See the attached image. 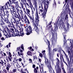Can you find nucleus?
Wrapping results in <instances>:
<instances>
[{"instance_id": "f257e3e1", "label": "nucleus", "mask_w": 73, "mask_h": 73, "mask_svg": "<svg viewBox=\"0 0 73 73\" xmlns=\"http://www.w3.org/2000/svg\"><path fill=\"white\" fill-rule=\"evenodd\" d=\"M35 22L37 25H36V24L35 23L33 24L34 27V29L36 32H39V29L37 26H38V23H39V16L38 15V14H37V15H36Z\"/></svg>"}, {"instance_id": "f03ea898", "label": "nucleus", "mask_w": 73, "mask_h": 73, "mask_svg": "<svg viewBox=\"0 0 73 73\" xmlns=\"http://www.w3.org/2000/svg\"><path fill=\"white\" fill-rule=\"evenodd\" d=\"M46 3H47V5L46 4H44V13L42 14L41 15V16H42V17H43L44 19L45 18V17L46 16V13L47 11V8H48V5L49 3V1H46Z\"/></svg>"}, {"instance_id": "7ed1b4c3", "label": "nucleus", "mask_w": 73, "mask_h": 73, "mask_svg": "<svg viewBox=\"0 0 73 73\" xmlns=\"http://www.w3.org/2000/svg\"><path fill=\"white\" fill-rule=\"evenodd\" d=\"M17 32H15V33L16 35H18L19 36H23L24 34V32H23V30H22L21 31V28H20V26L19 27H17Z\"/></svg>"}, {"instance_id": "20e7f679", "label": "nucleus", "mask_w": 73, "mask_h": 73, "mask_svg": "<svg viewBox=\"0 0 73 73\" xmlns=\"http://www.w3.org/2000/svg\"><path fill=\"white\" fill-rule=\"evenodd\" d=\"M25 31L27 33L26 35H29L32 33V28L31 25H29V27L27 26L26 27H25Z\"/></svg>"}, {"instance_id": "39448f33", "label": "nucleus", "mask_w": 73, "mask_h": 73, "mask_svg": "<svg viewBox=\"0 0 73 73\" xmlns=\"http://www.w3.org/2000/svg\"><path fill=\"white\" fill-rule=\"evenodd\" d=\"M13 19L14 20V21L13 22L14 24H15V26L17 27H19V21H20V18H15L13 17Z\"/></svg>"}, {"instance_id": "423d86ee", "label": "nucleus", "mask_w": 73, "mask_h": 73, "mask_svg": "<svg viewBox=\"0 0 73 73\" xmlns=\"http://www.w3.org/2000/svg\"><path fill=\"white\" fill-rule=\"evenodd\" d=\"M62 25L63 28L64 29V31H66V32H67L68 31V29H69V28H71V26L68 23H67V28L68 29L66 28V27H65V25L64 24V23H62Z\"/></svg>"}, {"instance_id": "0eeeda50", "label": "nucleus", "mask_w": 73, "mask_h": 73, "mask_svg": "<svg viewBox=\"0 0 73 73\" xmlns=\"http://www.w3.org/2000/svg\"><path fill=\"white\" fill-rule=\"evenodd\" d=\"M45 61V64L47 65L48 68L49 70L50 71H51L52 70V67H51V65H50V63L49 62L48 60L45 58H44Z\"/></svg>"}, {"instance_id": "6e6552de", "label": "nucleus", "mask_w": 73, "mask_h": 73, "mask_svg": "<svg viewBox=\"0 0 73 73\" xmlns=\"http://www.w3.org/2000/svg\"><path fill=\"white\" fill-rule=\"evenodd\" d=\"M15 8L16 9V12L18 13L19 16V18L21 17L20 16V15L19 14V13H20L21 15H22L23 14V11H22V10L21 9L20 10L19 9V7H18V5H17L15 6Z\"/></svg>"}, {"instance_id": "1a4fd4ad", "label": "nucleus", "mask_w": 73, "mask_h": 73, "mask_svg": "<svg viewBox=\"0 0 73 73\" xmlns=\"http://www.w3.org/2000/svg\"><path fill=\"white\" fill-rule=\"evenodd\" d=\"M3 17H4V16H3V14L1 13L0 14V18H1V20L2 21H3V20H4L5 22L6 23H8V22H9V20L8 19H3Z\"/></svg>"}, {"instance_id": "9d476101", "label": "nucleus", "mask_w": 73, "mask_h": 73, "mask_svg": "<svg viewBox=\"0 0 73 73\" xmlns=\"http://www.w3.org/2000/svg\"><path fill=\"white\" fill-rule=\"evenodd\" d=\"M19 52H20L19 51L18 52V55L19 56H20V57H21V56H22V58H24V57H24V56H23V55H24V54L23 53V50L21 49L20 50Z\"/></svg>"}, {"instance_id": "9b49d317", "label": "nucleus", "mask_w": 73, "mask_h": 73, "mask_svg": "<svg viewBox=\"0 0 73 73\" xmlns=\"http://www.w3.org/2000/svg\"><path fill=\"white\" fill-rule=\"evenodd\" d=\"M26 8V10L27 12H26V11H25V14H26L28 16H29L30 15V10L29 9H27V6L25 7Z\"/></svg>"}, {"instance_id": "f8f14e48", "label": "nucleus", "mask_w": 73, "mask_h": 73, "mask_svg": "<svg viewBox=\"0 0 73 73\" xmlns=\"http://www.w3.org/2000/svg\"><path fill=\"white\" fill-rule=\"evenodd\" d=\"M3 33H4V35L5 36L6 38H9V37H11V35H10V36H9V35H8V33L7 32V31L6 30H5L4 31H3Z\"/></svg>"}, {"instance_id": "ddd939ff", "label": "nucleus", "mask_w": 73, "mask_h": 73, "mask_svg": "<svg viewBox=\"0 0 73 73\" xmlns=\"http://www.w3.org/2000/svg\"><path fill=\"white\" fill-rule=\"evenodd\" d=\"M34 5L35 6V8L36 9H37V2L36 1H35L34 2Z\"/></svg>"}, {"instance_id": "4468645a", "label": "nucleus", "mask_w": 73, "mask_h": 73, "mask_svg": "<svg viewBox=\"0 0 73 73\" xmlns=\"http://www.w3.org/2000/svg\"><path fill=\"white\" fill-rule=\"evenodd\" d=\"M6 29H7V32L8 35L9 36H10V35H11V32H10V31L9 30V29L7 27H6Z\"/></svg>"}, {"instance_id": "2eb2a0df", "label": "nucleus", "mask_w": 73, "mask_h": 73, "mask_svg": "<svg viewBox=\"0 0 73 73\" xmlns=\"http://www.w3.org/2000/svg\"><path fill=\"white\" fill-rule=\"evenodd\" d=\"M27 1L28 2V3H29V5L30 6V7L31 8V9L32 10V12H33V9H32V3H31V0H27Z\"/></svg>"}, {"instance_id": "dca6fc26", "label": "nucleus", "mask_w": 73, "mask_h": 73, "mask_svg": "<svg viewBox=\"0 0 73 73\" xmlns=\"http://www.w3.org/2000/svg\"><path fill=\"white\" fill-rule=\"evenodd\" d=\"M11 23L12 26L9 25L8 26V27L9 28H10V27H11V28H14V29H15V25H14V24H13V22H12V21H11Z\"/></svg>"}, {"instance_id": "f3484780", "label": "nucleus", "mask_w": 73, "mask_h": 73, "mask_svg": "<svg viewBox=\"0 0 73 73\" xmlns=\"http://www.w3.org/2000/svg\"><path fill=\"white\" fill-rule=\"evenodd\" d=\"M21 2L25 5V7H26V3H27V1L26 0H21Z\"/></svg>"}, {"instance_id": "a211bd4d", "label": "nucleus", "mask_w": 73, "mask_h": 73, "mask_svg": "<svg viewBox=\"0 0 73 73\" xmlns=\"http://www.w3.org/2000/svg\"><path fill=\"white\" fill-rule=\"evenodd\" d=\"M29 17L30 18L31 20L32 21V22H34V17H32L30 15H29Z\"/></svg>"}, {"instance_id": "6ab92c4d", "label": "nucleus", "mask_w": 73, "mask_h": 73, "mask_svg": "<svg viewBox=\"0 0 73 73\" xmlns=\"http://www.w3.org/2000/svg\"><path fill=\"white\" fill-rule=\"evenodd\" d=\"M27 55L29 56H32V52H31L29 51L27 52Z\"/></svg>"}, {"instance_id": "aec40b11", "label": "nucleus", "mask_w": 73, "mask_h": 73, "mask_svg": "<svg viewBox=\"0 0 73 73\" xmlns=\"http://www.w3.org/2000/svg\"><path fill=\"white\" fill-rule=\"evenodd\" d=\"M25 23H28V24H30V22H29V20L28 19H27L26 20H25Z\"/></svg>"}, {"instance_id": "412c9836", "label": "nucleus", "mask_w": 73, "mask_h": 73, "mask_svg": "<svg viewBox=\"0 0 73 73\" xmlns=\"http://www.w3.org/2000/svg\"><path fill=\"white\" fill-rule=\"evenodd\" d=\"M20 7H21L22 9H23V8H24V6L23 5V4L22 3L20 2Z\"/></svg>"}, {"instance_id": "4be33fe9", "label": "nucleus", "mask_w": 73, "mask_h": 73, "mask_svg": "<svg viewBox=\"0 0 73 73\" xmlns=\"http://www.w3.org/2000/svg\"><path fill=\"white\" fill-rule=\"evenodd\" d=\"M45 50H44L42 52V53H43V56L44 57V56H45Z\"/></svg>"}, {"instance_id": "5701e85b", "label": "nucleus", "mask_w": 73, "mask_h": 73, "mask_svg": "<svg viewBox=\"0 0 73 73\" xmlns=\"http://www.w3.org/2000/svg\"><path fill=\"white\" fill-rule=\"evenodd\" d=\"M14 17L16 19H19V15H18L17 14H15V15H14Z\"/></svg>"}, {"instance_id": "b1692460", "label": "nucleus", "mask_w": 73, "mask_h": 73, "mask_svg": "<svg viewBox=\"0 0 73 73\" xmlns=\"http://www.w3.org/2000/svg\"><path fill=\"white\" fill-rule=\"evenodd\" d=\"M53 7H54L55 8H56V2H54V3H53Z\"/></svg>"}, {"instance_id": "393cba45", "label": "nucleus", "mask_w": 73, "mask_h": 73, "mask_svg": "<svg viewBox=\"0 0 73 73\" xmlns=\"http://www.w3.org/2000/svg\"><path fill=\"white\" fill-rule=\"evenodd\" d=\"M34 72L35 73H37L38 72V71H37V70L36 68H35L34 70Z\"/></svg>"}, {"instance_id": "a878e982", "label": "nucleus", "mask_w": 73, "mask_h": 73, "mask_svg": "<svg viewBox=\"0 0 73 73\" xmlns=\"http://www.w3.org/2000/svg\"><path fill=\"white\" fill-rule=\"evenodd\" d=\"M1 10H3V11L4 12V15L5 16V13L4 12V7L2 6L1 7Z\"/></svg>"}, {"instance_id": "bb28decb", "label": "nucleus", "mask_w": 73, "mask_h": 73, "mask_svg": "<svg viewBox=\"0 0 73 73\" xmlns=\"http://www.w3.org/2000/svg\"><path fill=\"white\" fill-rule=\"evenodd\" d=\"M70 5L72 9L73 10V3L70 4Z\"/></svg>"}, {"instance_id": "cd10ccee", "label": "nucleus", "mask_w": 73, "mask_h": 73, "mask_svg": "<svg viewBox=\"0 0 73 73\" xmlns=\"http://www.w3.org/2000/svg\"><path fill=\"white\" fill-rule=\"evenodd\" d=\"M3 71L4 72H3V73H7V70H6L5 69H4L3 68Z\"/></svg>"}, {"instance_id": "c85d7f7f", "label": "nucleus", "mask_w": 73, "mask_h": 73, "mask_svg": "<svg viewBox=\"0 0 73 73\" xmlns=\"http://www.w3.org/2000/svg\"><path fill=\"white\" fill-rule=\"evenodd\" d=\"M12 72L13 73H15V72H17V70L16 69H14L13 70Z\"/></svg>"}, {"instance_id": "c756f323", "label": "nucleus", "mask_w": 73, "mask_h": 73, "mask_svg": "<svg viewBox=\"0 0 73 73\" xmlns=\"http://www.w3.org/2000/svg\"><path fill=\"white\" fill-rule=\"evenodd\" d=\"M9 9L10 10V12H11V14H12V15H13V14H12L13 13V12H12V10H13V8H11V9Z\"/></svg>"}, {"instance_id": "7c9ffc66", "label": "nucleus", "mask_w": 73, "mask_h": 73, "mask_svg": "<svg viewBox=\"0 0 73 73\" xmlns=\"http://www.w3.org/2000/svg\"><path fill=\"white\" fill-rule=\"evenodd\" d=\"M7 67L10 68L11 67V65H10V64L8 63V64L7 65Z\"/></svg>"}, {"instance_id": "2f4dec72", "label": "nucleus", "mask_w": 73, "mask_h": 73, "mask_svg": "<svg viewBox=\"0 0 73 73\" xmlns=\"http://www.w3.org/2000/svg\"><path fill=\"white\" fill-rule=\"evenodd\" d=\"M8 58L9 59V61L10 62H12V59L11 58H11L10 57H9V56L8 57Z\"/></svg>"}, {"instance_id": "473e14b6", "label": "nucleus", "mask_w": 73, "mask_h": 73, "mask_svg": "<svg viewBox=\"0 0 73 73\" xmlns=\"http://www.w3.org/2000/svg\"><path fill=\"white\" fill-rule=\"evenodd\" d=\"M68 15H66L65 18V19H64L65 21H66V20H68Z\"/></svg>"}, {"instance_id": "72a5a7b5", "label": "nucleus", "mask_w": 73, "mask_h": 73, "mask_svg": "<svg viewBox=\"0 0 73 73\" xmlns=\"http://www.w3.org/2000/svg\"><path fill=\"white\" fill-rule=\"evenodd\" d=\"M26 5H27V7L28 8H29L30 7V5H29L28 3H26Z\"/></svg>"}, {"instance_id": "f704fd0d", "label": "nucleus", "mask_w": 73, "mask_h": 73, "mask_svg": "<svg viewBox=\"0 0 73 73\" xmlns=\"http://www.w3.org/2000/svg\"><path fill=\"white\" fill-rule=\"evenodd\" d=\"M24 18L25 19V20H27L28 18H27V17L26 15H25L24 17Z\"/></svg>"}, {"instance_id": "c9c22d12", "label": "nucleus", "mask_w": 73, "mask_h": 73, "mask_svg": "<svg viewBox=\"0 0 73 73\" xmlns=\"http://www.w3.org/2000/svg\"><path fill=\"white\" fill-rule=\"evenodd\" d=\"M21 49L20 47H17V51H19Z\"/></svg>"}, {"instance_id": "e433bc0d", "label": "nucleus", "mask_w": 73, "mask_h": 73, "mask_svg": "<svg viewBox=\"0 0 73 73\" xmlns=\"http://www.w3.org/2000/svg\"><path fill=\"white\" fill-rule=\"evenodd\" d=\"M9 67H7V66H6V69L7 70L8 72L9 71Z\"/></svg>"}, {"instance_id": "4c0bfd02", "label": "nucleus", "mask_w": 73, "mask_h": 73, "mask_svg": "<svg viewBox=\"0 0 73 73\" xmlns=\"http://www.w3.org/2000/svg\"><path fill=\"white\" fill-rule=\"evenodd\" d=\"M13 61H14V62H15V61H17V59H16V57L14 58Z\"/></svg>"}, {"instance_id": "58836bf2", "label": "nucleus", "mask_w": 73, "mask_h": 73, "mask_svg": "<svg viewBox=\"0 0 73 73\" xmlns=\"http://www.w3.org/2000/svg\"><path fill=\"white\" fill-rule=\"evenodd\" d=\"M11 31H13V32L14 33L15 32V31L14 30V29L12 28L10 29Z\"/></svg>"}, {"instance_id": "ea45409f", "label": "nucleus", "mask_w": 73, "mask_h": 73, "mask_svg": "<svg viewBox=\"0 0 73 73\" xmlns=\"http://www.w3.org/2000/svg\"><path fill=\"white\" fill-rule=\"evenodd\" d=\"M1 62H0V64H4V62L2 60H1Z\"/></svg>"}, {"instance_id": "a19ab883", "label": "nucleus", "mask_w": 73, "mask_h": 73, "mask_svg": "<svg viewBox=\"0 0 73 73\" xmlns=\"http://www.w3.org/2000/svg\"><path fill=\"white\" fill-rule=\"evenodd\" d=\"M39 56L40 57H42V53H39Z\"/></svg>"}, {"instance_id": "79ce46f5", "label": "nucleus", "mask_w": 73, "mask_h": 73, "mask_svg": "<svg viewBox=\"0 0 73 73\" xmlns=\"http://www.w3.org/2000/svg\"><path fill=\"white\" fill-rule=\"evenodd\" d=\"M60 60H62L63 61H64V59L63 56H62V57H60Z\"/></svg>"}, {"instance_id": "37998d69", "label": "nucleus", "mask_w": 73, "mask_h": 73, "mask_svg": "<svg viewBox=\"0 0 73 73\" xmlns=\"http://www.w3.org/2000/svg\"><path fill=\"white\" fill-rule=\"evenodd\" d=\"M29 61L30 62V63H31V62H32V60L31 59H29Z\"/></svg>"}, {"instance_id": "c03bdc74", "label": "nucleus", "mask_w": 73, "mask_h": 73, "mask_svg": "<svg viewBox=\"0 0 73 73\" xmlns=\"http://www.w3.org/2000/svg\"><path fill=\"white\" fill-rule=\"evenodd\" d=\"M33 58L34 59H36V60H37V57L36 56H33Z\"/></svg>"}, {"instance_id": "a18cd8bd", "label": "nucleus", "mask_w": 73, "mask_h": 73, "mask_svg": "<svg viewBox=\"0 0 73 73\" xmlns=\"http://www.w3.org/2000/svg\"><path fill=\"white\" fill-rule=\"evenodd\" d=\"M1 40H2V41H4V40H5V38H4V37L1 38Z\"/></svg>"}, {"instance_id": "49530a36", "label": "nucleus", "mask_w": 73, "mask_h": 73, "mask_svg": "<svg viewBox=\"0 0 73 73\" xmlns=\"http://www.w3.org/2000/svg\"><path fill=\"white\" fill-rule=\"evenodd\" d=\"M11 36H15V33L14 32H13V33L11 34Z\"/></svg>"}, {"instance_id": "de8ad7c7", "label": "nucleus", "mask_w": 73, "mask_h": 73, "mask_svg": "<svg viewBox=\"0 0 73 73\" xmlns=\"http://www.w3.org/2000/svg\"><path fill=\"white\" fill-rule=\"evenodd\" d=\"M15 4L16 5H19L18 4V2L16 1V2Z\"/></svg>"}, {"instance_id": "09e8293b", "label": "nucleus", "mask_w": 73, "mask_h": 73, "mask_svg": "<svg viewBox=\"0 0 73 73\" xmlns=\"http://www.w3.org/2000/svg\"><path fill=\"white\" fill-rule=\"evenodd\" d=\"M28 49H29L30 50H31V49H32V47L31 46V47H28Z\"/></svg>"}, {"instance_id": "8fccbe9b", "label": "nucleus", "mask_w": 73, "mask_h": 73, "mask_svg": "<svg viewBox=\"0 0 73 73\" xmlns=\"http://www.w3.org/2000/svg\"><path fill=\"white\" fill-rule=\"evenodd\" d=\"M36 67V66L35 64H33V68H35Z\"/></svg>"}, {"instance_id": "3c124183", "label": "nucleus", "mask_w": 73, "mask_h": 73, "mask_svg": "<svg viewBox=\"0 0 73 73\" xmlns=\"http://www.w3.org/2000/svg\"><path fill=\"white\" fill-rule=\"evenodd\" d=\"M38 60L40 62H41V59L38 58Z\"/></svg>"}, {"instance_id": "603ef678", "label": "nucleus", "mask_w": 73, "mask_h": 73, "mask_svg": "<svg viewBox=\"0 0 73 73\" xmlns=\"http://www.w3.org/2000/svg\"><path fill=\"white\" fill-rule=\"evenodd\" d=\"M56 60H57L58 62H60V60H58V58H56Z\"/></svg>"}, {"instance_id": "864d4df0", "label": "nucleus", "mask_w": 73, "mask_h": 73, "mask_svg": "<svg viewBox=\"0 0 73 73\" xmlns=\"http://www.w3.org/2000/svg\"><path fill=\"white\" fill-rule=\"evenodd\" d=\"M19 61H21L22 60V59H21V58H19Z\"/></svg>"}, {"instance_id": "5fc2aeb1", "label": "nucleus", "mask_w": 73, "mask_h": 73, "mask_svg": "<svg viewBox=\"0 0 73 73\" xmlns=\"http://www.w3.org/2000/svg\"><path fill=\"white\" fill-rule=\"evenodd\" d=\"M13 3H14V4H15L16 3V1H13Z\"/></svg>"}, {"instance_id": "6e6d98bb", "label": "nucleus", "mask_w": 73, "mask_h": 73, "mask_svg": "<svg viewBox=\"0 0 73 73\" xmlns=\"http://www.w3.org/2000/svg\"><path fill=\"white\" fill-rule=\"evenodd\" d=\"M8 57L10 58H11V57H12V54H11V55H9V56H8Z\"/></svg>"}, {"instance_id": "4d7b16f0", "label": "nucleus", "mask_w": 73, "mask_h": 73, "mask_svg": "<svg viewBox=\"0 0 73 73\" xmlns=\"http://www.w3.org/2000/svg\"><path fill=\"white\" fill-rule=\"evenodd\" d=\"M13 13L15 15H16L17 14H16V12H13Z\"/></svg>"}, {"instance_id": "13d9d810", "label": "nucleus", "mask_w": 73, "mask_h": 73, "mask_svg": "<svg viewBox=\"0 0 73 73\" xmlns=\"http://www.w3.org/2000/svg\"><path fill=\"white\" fill-rule=\"evenodd\" d=\"M21 49H23V50H24V47L23 46H21Z\"/></svg>"}, {"instance_id": "bf43d9fd", "label": "nucleus", "mask_w": 73, "mask_h": 73, "mask_svg": "<svg viewBox=\"0 0 73 73\" xmlns=\"http://www.w3.org/2000/svg\"><path fill=\"white\" fill-rule=\"evenodd\" d=\"M19 24H20V25H21V26H22V25H23V24H21V22H20Z\"/></svg>"}, {"instance_id": "052dcab7", "label": "nucleus", "mask_w": 73, "mask_h": 73, "mask_svg": "<svg viewBox=\"0 0 73 73\" xmlns=\"http://www.w3.org/2000/svg\"><path fill=\"white\" fill-rule=\"evenodd\" d=\"M60 57H63V55L62 54H60Z\"/></svg>"}, {"instance_id": "680f3d73", "label": "nucleus", "mask_w": 73, "mask_h": 73, "mask_svg": "<svg viewBox=\"0 0 73 73\" xmlns=\"http://www.w3.org/2000/svg\"><path fill=\"white\" fill-rule=\"evenodd\" d=\"M6 47H7V48H9V47H8V45H7L5 48H6Z\"/></svg>"}, {"instance_id": "e2e57ef3", "label": "nucleus", "mask_w": 73, "mask_h": 73, "mask_svg": "<svg viewBox=\"0 0 73 73\" xmlns=\"http://www.w3.org/2000/svg\"><path fill=\"white\" fill-rule=\"evenodd\" d=\"M1 36H2V35H1V33H0V38H1Z\"/></svg>"}, {"instance_id": "0e129e2a", "label": "nucleus", "mask_w": 73, "mask_h": 73, "mask_svg": "<svg viewBox=\"0 0 73 73\" xmlns=\"http://www.w3.org/2000/svg\"><path fill=\"white\" fill-rule=\"evenodd\" d=\"M53 51H57V49H53Z\"/></svg>"}, {"instance_id": "69168bd1", "label": "nucleus", "mask_w": 73, "mask_h": 73, "mask_svg": "<svg viewBox=\"0 0 73 73\" xmlns=\"http://www.w3.org/2000/svg\"><path fill=\"white\" fill-rule=\"evenodd\" d=\"M40 11L41 12H42L43 11V10L42 9H40Z\"/></svg>"}, {"instance_id": "338daca9", "label": "nucleus", "mask_w": 73, "mask_h": 73, "mask_svg": "<svg viewBox=\"0 0 73 73\" xmlns=\"http://www.w3.org/2000/svg\"><path fill=\"white\" fill-rule=\"evenodd\" d=\"M9 2L10 4H11V0H9Z\"/></svg>"}, {"instance_id": "774afa93", "label": "nucleus", "mask_w": 73, "mask_h": 73, "mask_svg": "<svg viewBox=\"0 0 73 73\" xmlns=\"http://www.w3.org/2000/svg\"><path fill=\"white\" fill-rule=\"evenodd\" d=\"M30 50H31V51H33L34 50H33V49L32 48Z\"/></svg>"}]
</instances>
